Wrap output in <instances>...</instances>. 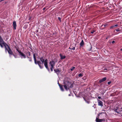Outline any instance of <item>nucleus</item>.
<instances>
[{"label": "nucleus", "mask_w": 122, "mask_h": 122, "mask_svg": "<svg viewBox=\"0 0 122 122\" xmlns=\"http://www.w3.org/2000/svg\"><path fill=\"white\" fill-rule=\"evenodd\" d=\"M64 86L65 90L67 91L70 88H72L73 86L72 84L69 82L68 81H64Z\"/></svg>", "instance_id": "1"}, {"label": "nucleus", "mask_w": 122, "mask_h": 122, "mask_svg": "<svg viewBox=\"0 0 122 122\" xmlns=\"http://www.w3.org/2000/svg\"><path fill=\"white\" fill-rule=\"evenodd\" d=\"M40 59L41 61V64L43 65V63L44 64V66L49 71H50V70L49 69L47 64V59H45L43 57H41L40 58Z\"/></svg>", "instance_id": "2"}, {"label": "nucleus", "mask_w": 122, "mask_h": 122, "mask_svg": "<svg viewBox=\"0 0 122 122\" xmlns=\"http://www.w3.org/2000/svg\"><path fill=\"white\" fill-rule=\"evenodd\" d=\"M19 53V55L21 58H25L26 56L22 52L20 51L17 50Z\"/></svg>", "instance_id": "3"}, {"label": "nucleus", "mask_w": 122, "mask_h": 122, "mask_svg": "<svg viewBox=\"0 0 122 122\" xmlns=\"http://www.w3.org/2000/svg\"><path fill=\"white\" fill-rule=\"evenodd\" d=\"M56 61H54L53 60L50 61L49 62V64L51 67H54L55 66V63Z\"/></svg>", "instance_id": "4"}, {"label": "nucleus", "mask_w": 122, "mask_h": 122, "mask_svg": "<svg viewBox=\"0 0 122 122\" xmlns=\"http://www.w3.org/2000/svg\"><path fill=\"white\" fill-rule=\"evenodd\" d=\"M37 64L39 65V66L40 68L41 69H42L43 67V65H42V66L41 65V62L40 61H37Z\"/></svg>", "instance_id": "5"}, {"label": "nucleus", "mask_w": 122, "mask_h": 122, "mask_svg": "<svg viewBox=\"0 0 122 122\" xmlns=\"http://www.w3.org/2000/svg\"><path fill=\"white\" fill-rule=\"evenodd\" d=\"M97 102H98V105L99 106H100L102 107L103 106V102L102 101L98 100Z\"/></svg>", "instance_id": "6"}, {"label": "nucleus", "mask_w": 122, "mask_h": 122, "mask_svg": "<svg viewBox=\"0 0 122 122\" xmlns=\"http://www.w3.org/2000/svg\"><path fill=\"white\" fill-rule=\"evenodd\" d=\"M13 25L14 29L15 30L16 27V22L15 21H14L13 22Z\"/></svg>", "instance_id": "7"}, {"label": "nucleus", "mask_w": 122, "mask_h": 122, "mask_svg": "<svg viewBox=\"0 0 122 122\" xmlns=\"http://www.w3.org/2000/svg\"><path fill=\"white\" fill-rule=\"evenodd\" d=\"M58 85H59V86L60 87V89H61V90L62 91H64V90L62 86V85H60L58 81Z\"/></svg>", "instance_id": "8"}, {"label": "nucleus", "mask_w": 122, "mask_h": 122, "mask_svg": "<svg viewBox=\"0 0 122 122\" xmlns=\"http://www.w3.org/2000/svg\"><path fill=\"white\" fill-rule=\"evenodd\" d=\"M106 80V77H104L102 78V79H101L99 81V82L100 83H101L102 82H103Z\"/></svg>", "instance_id": "9"}, {"label": "nucleus", "mask_w": 122, "mask_h": 122, "mask_svg": "<svg viewBox=\"0 0 122 122\" xmlns=\"http://www.w3.org/2000/svg\"><path fill=\"white\" fill-rule=\"evenodd\" d=\"M54 70L57 75H58L60 72V71L58 69H55Z\"/></svg>", "instance_id": "10"}, {"label": "nucleus", "mask_w": 122, "mask_h": 122, "mask_svg": "<svg viewBox=\"0 0 122 122\" xmlns=\"http://www.w3.org/2000/svg\"><path fill=\"white\" fill-rule=\"evenodd\" d=\"M33 57L35 63L36 64L37 63H37L36 59V56L35 54H34L33 55Z\"/></svg>", "instance_id": "11"}, {"label": "nucleus", "mask_w": 122, "mask_h": 122, "mask_svg": "<svg viewBox=\"0 0 122 122\" xmlns=\"http://www.w3.org/2000/svg\"><path fill=\"white\" fill-rule=\"evenodd\" d=\"M84 44V42L83 40H82L81 41L80 43V45L81 46H82Z\"/></svg>", "instance_id": "12"}, {"label": "nucleus", "mask_w": 122, "mask_h": 122, "mask_svg": "<svg viewBox=\"0 0 122 122\" xmlns=\"http://www.w3.org/2000/svg\"><path fill=\"white\" fill-rule=\"evenodd\" d=\"M114 111L116 112H117V113H119V112H118V108H114Z\"/></svg>", "instance_id": "13"}, {"label": "nucleus", "mask_w": 122, "mask_h": 122, "mask_svg": "<svg viewBox=\"0 0 122 122\" xmlns=\"http://www.w3.org/2000/svg\"><path fill=\"white\" fill-rule=\"evenodd\" d=\"M60 56L61 57V59H64L66 57L64 56H62L61 55H60Z\"/></svg>", "instance_id": "14"}, {"label": "nucleus", "mask_w": 122, "mask_h": 122, "mask_svg": "<svg viewBox=\"0 0 122 122\" xmlns=\"http://www.w3.org/2000/svg\"><path fill=\"white\" fill-rule=\"evenodd\" d=\"M96 121L97 122H100L101 121V120L98 119L97 118H96Z\"/></svg>", "instance_id": "15"}, {"label": "nucleus", "mask_w": 122, "mask_h": 122, "mask_svg": "<svg viewBox=\"0 0 122 122\" xmlns=\"http://www.w3.org/2000/svg\"><path fill=\"white\" fill-rule=\"evenodd\" d=\"M84 99L85 101L86 102V103H87L88 104H89L90 103V101H87V100H86L85 98H84Z\"/></svg>", "instance_id": "16"}, {"label": "nucleus", "mask_w": 122, "mask_h": 122, "mask_svg": "<svg viewBox=\"0 0 122 122\" xmlns=\"http://www.w3.org/2000/svg\"><path fill=\"white\" fill-rule=\"evenodd\" d=\"M75 68V67H72L71 68V71H73Z\"/></svg>", "instance_id": "17"}, {"label": "nucleus", "mask_w": 122, "mask_h": 122, "mask_svg": "<svg viewBox=\"0 0 122 122\" xmlns=\"http://www.w3.org/2000/svg\"><path fill=\"white\" fill-rule=\"evenodd\" d=\"M78 77H82L83 76V75L81 73L79 74L78 75Z\"/></svg>", "instance_id": "18"}, {"label": "nucleus", "mask_w": 122, "mask_h": 122, "mask_svg": "<svg viewBox=\"0 0 122 122\" xmlns=\"http://www.w3.org/2000/svg\"><path fill=\"white\" fill-rule=\"evenodd\" d=\"M12 54H10H10H9V56H10H10H11V55H13V56H14L15 57V58H16L15 56V55H14L13 54V52H12Z\"/></svg>", "instance_id": "19"}, {"label": "nucleus", "mask_w": 122, "mask_h": 122, "mask_svg": "<svg viewBox=\"0 0 122 122\" xmlns=\"http://www.w3.org/2000/svg\"><path fill=\"white\" fill-rule=\"evenodd\" d=\"M75 47H73V48H71V49L72 50H75Z\"/></svg>", "instance_id": "20"}, {"label": "nucleus", "mask_w": 122, "mask_h": 122, "mask_svg": "<svg viewBox=\"0 0 122 122\" xmlns=\"http://www.w3.org/2000/svg\"><path fill=\"white\" fill-rule=\"evenodd\" d=\"M29 61H32V59L30 57V58H29Z\"/></svg>", "instance_id": "21"}, {"label": "nucleus", "mask_w": 122, "mask_h": 122, "mask_svg": "<svg viewBox=\"0 0 122 122\" xmlns=\"http://www.w3.org/2000/svg\"><path fill=\"white\" fill-rule=\"evenodd\" d=\"M116 30L117 31H120V30L119 29V28H118L116 29Z\"/></svg>", "instance_id": "22"}, {"label": "nucleus", "mask_w": 122, "mask_h": 122, "mask_svg": "<svg viewBox=\"0 0 122 122\" xmlns=\"http://www.w3.org/2000/svg\"><path fill=\"white\" fill-rule=\"evenodd\" d=\"M54 67H51V71H53V68Z\"/></svg>", "instance_id": "23"}, {"label": "nucleus", "mask_w": 122, "mask_h": 122, "mask_svg": "<svg viewBox=\"0 0 122 122\" xmlns=\"http://www.w3.org/2000/svg\"><path fill=\"white\" fill-rule=\"evenodd\" d=\"M95 32V31L94 30H92L91 32V33L92 34H93V33L94 32Z\"/></svg>", "instance_id": "24"}, {"label": "nucleus", "mask_w": 122, "mask_h": 122, "mask_svg": "<svg viewBox=\"0 0 122 122\" xmlns=\"http://www.w3.org/2000/svg\"><path fill=\"white\" fill-rule=\"evenodd\" d=\"M58 20H59L60 21V22H61V18H60V17H59L58 18Z\"/></svg>", "instance_id": "25"}, {"label": "nucleus", "mask_w": 122, "mask_h": 122, "mask_svg": "<svg viewBox=\"0 0 122 122\" xmlns=\"http://www.w3.org/2000/svg\"><path fill=\"white\" fill-rule=\"evenodd\" d=\"M111 83V81H109L107 82V84L108 85L110 84Z\"/></svg>", "instance_id": "26"}, {"label": "nucleus", "mask_w": 122, "mask_h": 122, "mask_svg": "<svg viewBox=\"0 0 122 122\" xmlns=\"http://www.w3.org/2000/svg\"><path fill=\"white\" fill-rule=\"evenodd\" d=\"M113 27H114V26L113 25V26H112L111 27H110V28L111 29H112V28H113Z\"/></svg>", "instance_id": "27"}, {"label": "nucleus", "mask_w": 122, "mask_h": 122, "mask_svg": "<svg viewBox=\"0 0 122 122\" xmlns=\"http://www.w3.org/2000/svg\"><path fill=\"white\" fill-rule=\"evenodd\" d=\"M117 26H118V25H113L114 27H117Z\"/></svg>", "instance_id": "28"}, {"label": "nucleus", "mask_w": 122, "mask_h": 122, "mask_svg": "<svg viewBox=\"0 0 122 122\" xmlns=\"http://www.w3.org/2000/svg\"><path fill=\"white\" fill-rule=\"evenodd\" d=\"M46 7H44V8H43V10H45L46 9Z\"/></svg>", "instance_id": "29"}, {"label": "nucleus", "mask_w": 122, "mask_h": 122, "mask_svg": "<svg viewBox=\"0 0 122 122\" xmlns=\"http://www.w3.org/2000/svg\"><path fill=\"white\" fill-rule=\"evenodd\" d=\"M115 42V41H113L112 42V43L113 44Z\"/></svg>", "instance_id": "30"}, {"label": "nucleus", "mask_w": 122, "mask_h": 122, "mask_svg": "<svg viewBox=\"0 0 122 122\" xmlns=\"http://www.w3.org/2000/svg\"><path fill=\"white\" fill-rule=\"evenodd\" d=\"M98 98L99 99H100L101 98V97H98Z\"/></svg>", "instance_id": "31"}, {"label": "nucleus", "mask_w": 122, "mask_h": 122, "mask_svg": "<svg viewBox=\"0 0 122 122\" xmlns=\"http://www.w3.org/2000/svg\"><path fill=\"white\" fill-rule=\"evenodd\" d=\"M4 0H1V1H0V2H1V1H4Z\"/></svg>", "instance_id": "32"}, {"label": "nucleus", "mask_w": 122, "mask_h": 122, "mask_svg": "<svg viewBox=\"0 0 122 122\" xmlns=\"http://www.w3.org/2000/svg\"><path fill=\"white\" fill-rule=\"evenodd\" d=\"M121 109H122V110H121V111L122 112V107L121 108Z\"/></svg>", "instance_id": "33"}, {"label": "nucleus", "mask_w": 122, "mask_h": 122, "mask_svg": "<svg viewBox=\"0 0 122 122\" xmlns=\"http://www.w3.org/2000/svg\"><path fill=\"white\" fill-rule=\"evenodd\" d=\"M120 50L121 51H122V48L121 49H120Z\"/></svg>", "instance_id": "34"}, {"label": "nucleus", "mask_w": 122, "mask_h": 122, "mask_svg": "<svg viewBox=\"0 0 122 122\" xmlns=\"http://www.w3.org/2000/svg\"><path fill=\"white\" fill-rule=\"evenodd\" d=\"M29 56H30V52H29Z\"/></svg>", "instance_id": "35"}, {"label": "nucleus", "mask_w": 122, "mask_h": 122, "mask_svg": "<svg viewBox=\"0 0 122 122\" xmlns=\"http://www.w3.org/2000/svg\"><path fill=\"white\" fill-rule=\"evenodd\" d=\"M30 57H28V56H27V58H30Z\"/></svg>", "instance_id": "36"}, {"label": "nucleus", "mask_w": 122, "mask_h": 122, "mask_svg": "<svg viewBox=\"0 0 122 122\" xmlns=\"http://www.w3.org/2000/svg\"><path fill=\"white\" fill-rule=\"evenodd\" d=\"M91 48H92V47H91V49H90V50H89V51H90V50H91Z\"/></svg>", "instance_id": "37"}, {"label": "nucleus", "mask_w": 122, "mask_h": 122, "mask_svg": "<svg viewBox=\"0 0 122 122\" xmlns=\"http://www.w3.org/2000/svg\"><path fill=\"white\" fill-rule=\"evenodd\" d=\"M69 49H71V48L70 47H69Z\"/></svg>", "instance_id": "38"}, {"label": "nucleus", "mask_w": 122, "mask_h": 122, "mask_svg": "<svg viewBox=\"0 0 122 122\" xmlns=\"http://www.w3.org/2000/svg\"><path fill=\"white\" fill-rule=\"evenodd\" d=\"M68 95H69V96H70V94H69Z\"/></svg>", "instance_id": "39"}, {"label": "nucleus", "mask_w": 122, "mask_h": 122, "mask_svg": "<svg viewBox=\"0 0 122 122\" xmlns=\"http://www.w3.org/2000/svg\"><path fill=\"white\" fill-rule=\"evenodd\" d=\"M30 18H29V19H30Z\"/></svg>", "instance_id": "40"}]
</instances>
